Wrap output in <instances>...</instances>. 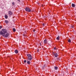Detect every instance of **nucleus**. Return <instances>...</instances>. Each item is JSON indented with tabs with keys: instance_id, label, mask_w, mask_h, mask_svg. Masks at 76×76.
Returning a JSON list of instances; mask_svg holds the SVG:
<instances>
[{
	"instance_id": "1",
	"label": "nucleus",
	"mask_w": 76,
	"mask_h": 76,
	"mask_svg": "<svg viewBox=\"0 0 76 76\" xmlns=\"http://www.w3.org/2000/svg\"><path fill=\"white\" fill-rule=\"evenodd\" d=\"M0 34L2 35L3 37H4L5 38H7L9 35V34L7 33V31L5 29H2V30L0 31Z\"/></svg>"
},
{
	"instance_id": "2",
	"label": "nucleus",
	"mask_w": 76,
	"mask_h": 76,
	"mask_svg": "<svg viewBox=\"0 0 76 76\" xmlns=\"http://www.w3.org/2000/svg\"><path fill=\"white\" fill-rule=\"evenodd\" d=\"M27 56L28 57L27 60L31 61L32 59V56L31 54H28L27 55Z\"/></svg>"
},
{
	"instance_id": "3",
	"label": "nucleus",
	"mask_w": 76,
	"mask_h": 76,
	"mask_svg": "<svg viewBox=\"0 0 76 76\" xmlns=\"http://www.w3.org/2000/svg\"><path fill=\"white\" fill-rule=\"evenodd\" d=\"M26 11L30 12H31V9L29 7H27L25 8Z\"/></svg>"
},
{
	"instance_id": "4",
	"label": "nucleus",
	"mask_w": 76,
	"mask_h": 76,
	"mask_svg": "<svg viewBox=\"0 0 76 76\" xmlns=\"http://www.w3.org/2000/svg\"><path fill=\"white\" fill-rule=\"evenodd\" d=\"M53 55L55 57H57L58 56V54L57 53H55L54 52H53Z\"/></svg>"
},
{
	"instance_id": "5",
	"label": "nucleus",
	"mask_w": 76,
	"mask_h": 76,
	"mask_svg": "<svg viewBox=\"0 0 76 76\" xmlns=\"http://www.w3.org/2000/svg\"><path fill=\"white\" fill-rule=\"evenodd\" d=\"M27 64H30V63L31 62L30 61H29V60H28L27 59Z\"/></svg>"
},
{
	"instance_id": "6",
	"label": "nucleus",
	"mask_w": 76,
	"mask_h": 76,
	"mask_svg": "<svg viewBox=\"0 0 76 76\" xmlns=\"http://www.w3.org/2000/svg\"><path fill=\"white\" fill-rule=\"evenodd\" d=\"M44 43L45 44H47V40L46 39H45L44 40Z\"/></svg>"
},
{
	"instance_id": "7",
	"label": "nucleus",
	"mask_w": 76,
	"mask_h": 76,
	"mask_svg": "<svg viewBox=\"0 0 76 76\" xmlns=\"http://www.w3.org/2000/svg\"><path fill=\"white\" fill-rule=\"evenodd\" d=\"M9 15L10 16L12 15V12H11L10 11H9Z\"/></svg>"
},
{
	"instance_id": "8",
	"label": "nucleus",
	"mask_w": 76,
	"mask_h": 76,
	"mask_svg": "<svg viewBox=\"0 0 76 76\" xmlns=\"http://www.w3.org/2000/svg\"><path fill=\"white\" fill-rule=\"evenodd\" d=\"M72 7H75V5L74 4H72Z\"/></svg>"
},
{
	"instance_id": "9",
	"label": "nucleus",
	"mask_w": 76,
	"mask_h": 76,
	"mask_svg": "<svg viewBox=\"0 0 76 76\" xmlns=\"http://www.w3.org/2000/svg\"><path fill=\"white\" fill-rule=\"evenodd\" d=\"M56 39L57 40H59V39H60V36H58V37L56 38Z\"/></svg>"
},
{
	"instance_id": "10",
	"label": "nucleus",
	"mask_w": 76,
	"mask_h": 76,
	"mask_svg": "<svg viewBox=\"0 0 76 76\" xmlns=\"http://www.w3.org/2000/svg\"><path fill=\"white\" fill-rule=\"evenodd\" d=\"M6 23V24H7V23H9V21H8L7 20H5V21Z\"/></svg>"
},
{
	"instance_id": "11",
	"label": "nucleus",
	"mask_w": 76,
	"mask_h": 76,
	"mask_svg": "<svg viewBox=\"0 0 76 76\" xmlns=\"http://www.w3.org/2000/svg\"><path fill=\"white\" fill-rule=\"evenodd\" d=\"M15 53L16 54H18V51L17 50H15Z\"/></svg>"
},
{
	"instance_id": "12",
	"label": "nucleus",
	"mask_w": 76,
	"mask_h": 76,
	"mask_svg": "<svg viewBox=\"0 0 76 76\" xmlns=\"http://www.w3.org/2000/svg\"><path fill=\"white\" fill-rule=\"evenodd\" d=\"M54 69L55 70H57V69H58V67L57 66H55Z\"/></svg>"
},
{
	"instance_id": "13",
	"label": "nucleus",
	"mask_w": 76,
	"mask_h": 76,
	"mask_svg": "<svg viewBox=\"0 0 76 76\" xmlns=\"http://www.w3.org/2000/svg\"><path fill=\"white\" fill-rule=\"evenodd\" d=\"M5 19H7V18H8V16H7V15H5Z\"/></svg>"
},
{
	"instance_id": "14",
	"label": "nucleus",
	"mask_w": 76,
	"mask_h": 76,
	"mask_svg": "<svg viewBox=\"0 0 76 76\" xmlns=\"http://www.w3.org/2000/svg\"><path fill=\"white\" fill-rule=\"evenodd\" d=\"M13 32H15L16 31V29L15 28H13Z\"/></svg>"
},
{
	"instance_id": "15",
	"label": "nucleus",
	"mask_w": 76,
	"mask_h": 76,
	"mask_svg": "<svg viewBox=\"0 0 76 76\" xmlns=\"http://www.w3.org/2000/svg\"><path fill=\"white\" fill-rule=\"evenodd\" d=\"M12 5H13L14 6H15V2H12Z\"/></svg>"
},
{
	"instance_id": "16",
	"label": "nucleus",
	"mask_w": 76,
	"mask_h": 76,
	"mask_svg": "<svg viewBox=\"0 0 76 76\" xmlns=\"http://www.w3.org/2000/svg\"><path fill=\"white\" fill-rule=\"evenodd\" d=\"M69 42H71V40L70 39H69L68 41Z\"/></svg>"
},
{
	"instance_id": "17",
	"label": "nucleus",
	"mask_w": 76,
	"mask_h": 76,
	"mask_svg": "<svg viewBox=\"0 0 76 76\" xmlns=\"http://www.w3.org/2000/svg\"><path fill=\"white\" fill-rule=\"evenodd\" d=\"M24 63H26V60H25L24 61Z\"/></svg>"
},
{
	"instance_id": "18",
	"label": "nucleus",
	"mask_w": 76,
	"mask_h": 76,
	"mask_svg": "<svg viewBox=\"0 0 76 76\" xmlns=\"http://www.w3.org/2000/svg\"><path fill=\"white\" fill-rule=\"evenodd\" d=\"M71 27H72V28H74V26H71Z\"/></svg>"
},
{
	"instance_id": "19",
	"label": "nucleus",
	"mask_w": 76,
	"mask_h": 76,
	"mask_svg": "<svg viewBox=\"0 0 76 76\" xmlns=\"http://www.w3.org/2000/svg\"><path fill=\"white\" fill-rule=\"evenodd\" d=\"M1 28H2V27L1 26H0V29H1Z\"/></svg>"
},
{
	"instance_id": "20",
	"label": "nucleus",
	"mask_w": 76,
	"mask_h": 76,
	"mask_svg": "<svg viewBox=\"0 0 76 76\" xmlns=\"http://www.w3.org/2000/svg\"><path fill=\"white\" fill-rule=\"evenodd\" d=\"M42 25H43V26H45V24H44V23H43V24H42Z\"/></svg>"
},
{
	"instance_id": "21",
	"label": "nucleus",
	"mask_w": 76,
	"mask_h": 76,
	"mask_svg": "<svg viewBox=\"0 0 76 76\" xmlns=\"http://www.w3.org/2000/svg\"><path fill=\"white\" fill-rule=\"evenodd\" d=\"M33 31L34 32H35V30H33Z\"/></svg>"
},
{
	"instance_id": "22",
	"label": "nucleus",
	"mask_w": 76,
	"mask_h": 76,
	"mask_svg": "<svg viewBox=\"0 0 76 76\" xmlns=\"http://www.w3.org/2000/svg\"><path fill=\"white\" fill-rule=\"evenodd\" d=\"M56 48H54V50H56Z\"/></svg>"
},
{
	"instance_id": "23",
	"label": "nucleus",
	"mask_w": 76,
	"mask_h": 76,
	"mask_svg": "<svg viewBox=\"0 0 76 76\" xmlns=\"http://www.w3.org/2000/svg\"><path fill=\"white\" fill-rule=\"evenodd\" d=\"M23 36H24V37H26V36L25 35H23Z\"/></svg>"
},
{
	"instance_id": "24",
	"label": "nucleus",
	"mask_w": 76,
	"mask_h": 76,
	"mask_svg": "<svg viewBox=\"0 0 76 76\" xmlns=\"http://www.w3.org/2000/svg\"><path fill=\"white\" fill-rule=\"evenodd\" d=\"M18 1H20V0H17Z\"/></svg>"
},
{
	"instance_id": "25",
	"label": "nucleus",
	"mask_w": 76,
	"mask_h": 76,
	"mask_svg": "<svg viewBox=\"0 0 76 76\" xmlns=\"http://www.w3.org/2000/svg\"><path fill=\"white\" fill-rule=\"evenodd\" d=\"M41 43H40V45H41Z\"/></svg>"
}]
</instances>
